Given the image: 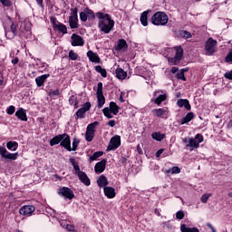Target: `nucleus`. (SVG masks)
<instances>
[{"instance_id": "nucleus-35", "label": "nucleus", "mask_w": 232, "mask_h": 232, "mask_svg": "<svg viewBox=\"0 0 232 232\" xmlns=\"http://www.w3.org/2000/svg\"><path fill=\"white\" fill-rule=\"evenodd\" d=\"M151 137L154 140H158L159 142H160V140H164L166 135L160 132H154L151 134Z\"/></svg>"}, {"instance_id": "nucleus-30", "label": "nucleus", "mask_w": 232, "mask_h": 232, "mask_svg": "<svg viewBox=\"0 0 232 232\" xmlns=\"http://www.w3.org/2000/svg\"><path fill=\"white\" fill-rule=\"evenodd\" d=\"M116 77L120 81H124L128 77V72L122 70V68L116 69Z\"/></svg>"}, {"instance_id": "nucleus-46", "label": "nucleus", "mask_w": 232, "mask_h": 232, "mask_svg": "<svg viewBox=\"0 0 232 232\" xmlns=\"http://www.w3.org/2000/svg\"><path fill=\"white\" fill-rule=\"evenodd\" d=\"M211 197V193H206L203 194L200 198V200L203 204H207L208 200H209V198Z\"/></svg>"}, {"instance_id": "nucleus-19", "label": "nucleus", "mask_w": 232, "mask_h": 232, "mask_svg": "<svg viewBox=\"0 0 232 232\" xmlns=\"http://www.w3.org/2000/svg\"><path fill=\"white\" fill-rule=\"evenodd\" d=\"M103 193L107 198H115L117 195L113 187H104Z\"/></svg>"}, {"instance_id": "nucleus-63", "label": "nucleus", "mask_w": 232, "mask_h": 232, "mask_svg": "<svg viewBox=\"0 0 232 232\" xmlns=\"http://www.w3.org/2000/svg\"><path fill=\"white\" fill-rule=\"evenodd\" d=\"M154 213H156V215H158V217H160V212L159 211V209H155L154 210Z\"/></svg>"}, {"instance_id": "nucleus-12", "label": "nucleus", "mask_w": 232, "mask_h": 232, "mask_svg": "<svg viewBox=\"0 0 232 232\" xmlns=\"http://www.w3.org/2000/svg\"><path fill=\"white\" fill-rule=\"evenodd\" d=\"M19 213L23 217H32L35 213V207L32 205H24L19 209Z\"/></svg>"}, {"instance_id": "nucleus-27", "label": "nucleus", "mask_w": 232, "mask_h": 232, "mask_svg": "<svg viewBox=\"0 0 232 232\" xmlns=\"http://www.w3.org/2000/svg\"><path fill=\"white\" fill-rule=\"evenodd\" d=\"M4 28L5 30H8V28H11V31L13 32V34H15V24H14V21H12V19L10 17H8L5 20V23L4 24Z\"/></svg>"}, {"instance_id": "nucleus-21", "label": "nucleus", "mask_w": 232, "mask_h": 232, "mask_svg": "<svg viewBox=\"0 0 232 232\" xmlns=\"http://www.w3.org/2000/svg\"><path fill=\"white\" fill-rule=\"evenodd\" d=\"M152 113L155 117H161L164 118L166 117V115H168V113H169V111L168 110V108H164V109H154L152 111Z\"/></svg>"}, {"instance_id": "nucleus-58", "label": "nucleus", "mask_w": 232, "mask_h": 232, "mask_svg": "<svg viewBox=\"0 0 232 232\" xmlns=\"http://www.w3.org/2000/svg\"><path fill=\"white\" fill-rule=\"evenodd\" d=\"M170 72H171V73H177V72H179V68L172 67Z\"/></svg>"}, {"instance_id": "nucleus-55", "label": "nucleus", "mask_w": 232, "mask_h": 232, "mask_svg": "<svg viewBox=\"0 0 232 232\" xmlns=\"http://www.w3.org/2000/svg\"><path fill=\"white\" fill-rule=\"evenodd\" d=\"M47 213H51V217H57V212H54L51 208H48Z\"/></svg>"}, {"instance_id": "nucleus-39", "label": "nucleus", "mask_w": 232, "mask_h": 232, "mask_svg": "<svg viewBox=\"0 0 232 232\" xmlns=\"http://www.w3.org/2000/svg\"><path fill=\"white\" fill-rule=\"evenodd\" d=\"M61 139H62V134L57 135L51 139L50 140V146H56V144H61Z\"/></svg>"}, {"instance_id": "nucleus-43", "label": "nucleus", "mask_w": 232, "mask_h": 232, "mask_svg": "<svg viewBox=\"0 0 232 232\" xmlns=\"http://www.w3.org/2000/svg\"><path fill=\"white\" fill-rule=\"evenodd\" d=\"M60 224H61L62 227H65L67 229V231H75V227H73L72 225H70V224H66V222L64 220L60 221Z\"/></svg>"}, {"instance_id": "nucleus-20", "label": "nucleus", "mask_w": 232, "mask_h": 232, "mask_svg": "<svg viewBox=\"0 0 232 232\" xmlns=\"http://www.w3.org/2000/svg\"><path fill=\"white\" fill-rule=\"evenodd\" d=\"M157 93H160V91L154 92V97H156L154 102L158 106H160V104H162V102H164V101L167 99V96L166 93L160 94L159 96H157Z\"/></svg>"}, {"instance_id": "nucleus-10", "label": "nucleus", "mask_w": 232, "mask_h": 232, "mask_svg": "<svg viewBox=\"0 0 232 232\" xmlns=\"http://www.w3.org/2000/svg\"><path fill=\"white\" fill-rule=\"evenodd\" d=\"M121 146V136L115 135L111 138L110 142L107 146V151H113Z\"/></svg>"}, {"instance_id": "nucleus-26", "label": "nucleus", "mask_w": 232, "mask_h": 232, "mask_svg": "<svg viewBox=\"0 0 232 232\" xmlns=\"http://www.w3.org/2000/svg\"><path fill=\"white\" fill-rule=\"evenodd\" d=\"M104 169H106V160H102L98 163H96L95 167H94V171L96 173H102V171H104Z\"/></svg>"}, {"instance_id": "nucleus-37", "label": "nucleus", "mask_w": 232, "mask_h": 232, "mask_svg": "<svg viewBox=\"0 0 232 232\" xmlns=\"http://www.w3.org/2000/svg\"><path fill=\"white\" fill-rule=\"evenodd\" d=\"M166 175H169L171 173V175H179V173H180V168L179 167H173L172 169H167L165 170Z\"/></svg>"}, {"instance_id": "nucleus-50", "label": "nucleus", "mask_w": 232, "mask_h": 232, "mask_svg": "<svg viewBox=\"0 0 232 232\" xmlns=\"http://www.w3.org/2000/svg\"><path fill=\"white\" fill-rule=\"evenodd\" d=\"M6 113L8 115H14V113H15V107L14 105H11L9 106L7 109H6Z\"/></svg>"}, {"instance_id": "nucleus-40", "label": "nucleus", "mask_w": 232, "mask_h": 232, "mask_svg": "<svg viewBox=\"0 0 232 232\" xmlns=\"http://www.w3.org/2000/svg\"><path fill=\"white\" fill-rule=\"evenodd\" d=\"M69 103L71 106H74V108H79V102L77 101V96L72 95L69 98Z\"/></svg>"}, {"instance_id": "nucleus-22", "label": "nucleus", "mask_w": 232, "mask_h": 232, "mask_svg": "<svg viewBox=\"0 0 232 232\" xmlns=\"http://www.w3.org/2000/svg\"><path fill=\"white\" fill-rule=\"evenodd\" d=\"M15 117H17V119H19V121H24V122H26V121H28V117L26 116V110H24L23 108H19L16 111Z\"/></svg>"}, {"instance_id": "nucleus-5", "label": "nucleus", "mask_w": 232, "mask_h": 232, "mask_svg": "<svg viewBox=\"0 0 232 232\" xmlns=\"http://www.w3.org/2000/svg\"><path fill=\"white\" fill-rule=\"evenodd\" d=\"M97 126H99V121H94L87 126L85 132V140H87V142H92V140H93L95 138Z\"/></svg>"}, {"instance_id": "nucleus-16", "label": "nucleus", "mask_w": 232, "mask_h": 232, "mask_svg": "<svg viewBox=\"0 0 232 232\" xmlns=\"http://www.w3.org/2000/svg\"><path fill=\"white\" fill-rule=\"evenodd\" d=\"M72 46H84V39L81 35L72 34L71 36Z\"/></svg>"}, {"instance_id": "nucleus-2", "label": "nucleus", "mask_w": 232, "mask_h": 232, "mask_svg": "<svg viewBox=\"0 0 232 232\" xmlns=\"http://www.w3.org/2000/svg\"><path fill=\"white\" fill-rule=\"evenodd\" d=\"M183 50L182 47L167 48L164 52L165 57H167L169 64L177 66L182 60Z\"/></svg>"}, {"instance_id": "nucleus-48", "label": "nucleus", "mask_w": 232, "mask_h": 232, "mask_svg": "<svg viewBox=\"0 0 232 232\" xmlns=\"http://www.w3.org/2000/svg\"><path fill=\"white\" fill-rule=\"evenodd\" d=\"M180 36L183 37L184 39H191V33L188 31H181Z\"/></svg>"}, {"instance_id": "nucleus-15", "label": "nucleus", "mask_w": 232, "mask_h": 232, "mask_svg": "<svg viewBox=\"0 0 232 232\" xmlns=\"http://www.w3.org/2000/svg\"><path fill=\"white\" fill-rule=\"evenodd\" d=\"M90 108H92V104L90 102H85L82 107L76 111V119H84V113L90 111Z\"/></svg>"}, {"instance_id": "nucleus-31", "label": "nucleus", "mask_w": 232, "mask_h": 232, "mask_svg": "<svg viewBox=\"0 0 232 232\" xmlns=\"http://www.w3.org/2000/svg\"><path fill=\"white\" fill-rule=\"evenodd\" d=\"M6 148L9 151H17V148H19V143L17 141H8L6 143Z\"/></svg>"}, {"instance_id": "nucleus-17", "label": "nucleus", "mask_w": 232, "mask_h": 232, "mask_svg": "<svg viewBox=\"0 0 232 232\" xmlns=\"http://www.w3.org/2000/svg\"><path fill=\"white\" fill-rule=\"evenodd\" d=\"M88 17H95V14L91 9L86 8L80 13V19L82 23H86L88 21Z\"/></svg>"}, {"instance_id": "nucleus-3", "label": "nucleus", "mask_w": 232, "mask_h": 232, "mask_svg": "<svg viewBox=\"0 0 232 232\" xmlns=\"http://www.w3.org/2000/svg\"><path fill=\"white\" fill-rule=\"evenodd\" d=\"M169 18L164 12H157L151 17V23L154 26H166Z\"/></svg>"}, {"instance_id": "nucleus-18", "label": "nucleus", "mask_w": 232, "mask_h": 232, "mask_svg": "<svg viewBox=\"0 0 232 232\" xmlns=\"http://www.w3.org/2000/svg\"><path fill=\"white\" fill-rule=\"evenodd\" d=\"M87 57L91 63H94L95 64L101 63V57H99V54L93 51H88Z\"/></svg>"}, {"instance_id": "nucleus-54", "label": "nucleus", "mask_w": 232, "mask_h": 232, "mask_svg": "<svg viewBox=\"0 0 232 232\" xmlns=\"http://www.w3.org/2000/svg\"><path fill=\"white\" fill-rule=\"evenodd\" d=\"M224 77L226 79H229V81H232V71H229L224 74Z\"/></svg>"}, {"instance_id": "nucleus-42", "label": "nucleus", "mask_w": 232, "mask_h": 232, "mask_svg": "<svg viewBox=\"0 0 232 232\" xmlns=\"http://www.w3.org/2000/svg\"><path fill=\"white\" fill-rule=\"evenodd\" d=\"M102 112L107 119H113V112L110 110V107L103 108Z\"/></svg>"}, {"instance_id": "nucleus-47", "label": "nucleus", "mask_w": 232, "mask_h": 232, "mask_svg": "<svg viewBox=\"0 0 232 232\" xmlns=\"http://www.w3.org/2000/svg\"><path fill=\"white\" fill-rule=\"evenodd\" d=\"M78 147H79V140L77 139H73L72 147H71V151H77Z\"/></svg>"}, {"instance_id": "nucleus-49", "label": "nucleus", "mask_w": 232, "mask_h": 232, "mask_svg": "<svg viewBox=\"0 0 232 232\" xmlns=\"http://www.w3.org/2000/svg\"><path fill=\"white\" fill-rule=\"evenodd\" d=\"M225 61L226 63H228V64H232V49L227 54Z\"/></svg>"}, {"instance_id": "nucleus-56", "label": "nucleus", "mask_w": 232, "mask_h": 232, "mask_svg": "<svg viewBox=\"0 0 232 232\" xmlns=\"http://www.w3.org/2000/svg\"><path fill=\"white\" fill-rule=\"evenodd\" d=\"M162 153H164V149H160V150L156 152V157H160V155H162Z\"/></svg>"}, {"instance_id": "nucleus-25", "label": "nucleus", "mask_w": 232, "mask_h": 232, "mask_svg": "<svg viewBox=\"0 0 232 232\" xmlns=\"http://www.w3.org/2000/svg\"><path fill=\"white\" fill-rule=\"evenodd\" d=\"M76 175L80 179L81 182H82V184H84L85 186H90V184H91L90 178H88L86 173L82 171V172H79Z\"/></svg>"}, {"instance_id": "nucleus-8", "label": "nucleus", "mask_w": 232, "mask_h": 232, "mask_svg": "<svg viewBox=\"0 0 232 232\" xmlns=\"http://www.w3.org/2000/svg\"><path fill=\"white\" fill-rule=\"evenodd\" d=\"M0 157H2V159H5V160H17L19 153H10L6 148L0 146Z\"/></svg>"}, {"instance_id": "nucleus-34", "label": "nucleus", "mask_w": 232, "mask_h": 232, "mask_svg": "<svg viewBox=\"0 0 232 232\" xmlns=\"http://www.w3.org/2000/svg\"><path fill=\"white\" fill-rule=\"evenodd\" d=\"M180 231L181 232H200V230H198V228H197V227H188L186 225H181Z\"/></svg>"}, {"instance_id": "nucleus-13", "label": "nucleus", "mask_w": 232, "mask_h": 232, "mask_svg": "<svg viewBox=\"0 0 232 232\" xmlns=\"http://www.w3.org/2000/svg\"><path fill=\"white\" fill-rule=\"evenodd\" d=\"M60 146H63L67 151H72V140L68 134H62V139L60 141Z\"/></svg>"}, {"instance_id": "nucleus-44", "label": "nucleus", "mask_w": 232, "mask_h": 232, "mask_svg": "<svg viewBox=\"0 0 232 232\" xmlns=\"http://www.w3.org/2000/svg\"><path fill=\"white\" fill-rule=\"evenodd\" d=\"M102 155H104V152H102V151L94 152V153L92 154V156H91L90 160H91L92 161L96 160L99 159V157H102Z\"/></svg>"}, {"instance_id": "nucleus-4", "label": "nucleus", "mask_w": 232, "mask_h": 232, "mask_svg": "<svg viewBox=\"0 0 232 232\" xmlns=\"http://www.w3.org/2000/svg\"><path fill=\"white\" fill-rule=\"evenodd\" d=\"M217 44V40H213V38H208L205 43V54L215 55V53H217L218 52Z\"/></svg>"}, {"instance_id": "nucleus-60", "label": "nucleus", "mask_w": 232, "mask_h": 232, "mask_svg": "<svg viewBox=\"0 0 232 232\" xmlns=\"http://www.w3.org/2000/svg\"><path fill=\"white\" fill-rule=\"evenodd\" d=\"M39 6H43V0H35Z\"/></svg>"}, {"instance_id": "nucleus-59", "label": "nucleus", "mask_w": 232, "mask_h": 232, "mask_svg": "<svg viewBox=\"0 0 232 232\" xmlns=\"http://www.w3.org/2000/svg\"><path fill=\"white\" fill-rule=\"evenodd\" d=\"M13 64H17V63H19V59L18 58H14L12 60Z\"/></svg>"}, {"instance_id": "nucleus-62", "label": "nucleus", "mask_w": 232, "mask_h": 232, "mask_svg": "<svg viewBox=\"0 0 232 232\" xmlns=\"http://www.w3.org/2000/svg\"><path fill=\"white\" fill-rule=\"evenodd\" d=\"M227 128L232 129V120L228 121Z\"/></svg>"}, {"instance_id": "nucleus-45", "label": "nucleus", "mask_w": 232, "mask_h": 232, "mask_svg": "<svg viewBox=\"0 0 232 232\" xmlns=\"http://www.w3.org/2000/svg\"><path fill=\"white\" fill-rule=\"evenodd\" d=\"M69 59H71V61H77V59H79V55L73 50H71L69 52Z\"/></svg>"}, {"instance_id": "nucleus-28", "label": "nucleus", "mask_w": 232, "mask_h": 232, "mask_svg": "<svg viewBox=\"0 0 232 232\" xmlns=\"http://www.w3.org/2000/svg\"><path fill=\"white\" fill-rule=\"evenodd\" d=\"M50 77V74H44L42 76H38L35 78V82L38 88H41V86H44V82H46V79Z\"/></svg>"}, {"instance_id": "nucleus-38", "label": "nucleus", "mask_w": 232, "mask_h": 232, "mask_svg": "<svg viewBox=\"0 0 232 232\" xmlns=\"http://www.w3.org/2000/svg\"><path fill=\"white\" fill-rule=\"evenodd\" d=\"M71 163H72V166L73 167L75 175H79V173H81L82 171L77 161L73 159H71Z\"/></svg>"}, {"instance_id": "nucleus-1", "label": "nucleus", "mask_w": 232, "mask_h": 232, "mask_svg": "<svg viewBox=\"0 0 232 232\" xmlns=\"http://www.w3.org/2000/svg\"><path fill=\"white\" fill-rule=\"evenodd\" d=\"M96 17L98 19V28L103 34H110L115 26V21L111 19V16L109 14H104L102 12L96 13Z\"/></svg>"}, {"instance_id": "nucleus-36", "label": "nucleus", "mask_w": 232, "mask_h": 232, "mask_svg": "<svg viewBox=\"0 0 232 232\" xmlns=\"http://www.w3.org/2000/svg\"><path fill=\"white\" fill-rule=\"evenodd\" d=\"M109 108L111 111L112 115H117V113H119V106L117 105V103L111 102Z\"/></svg>"}, {"instance_id": "nucleus-57", "label": "nucleus", "mask_w": 232, "mask_h": 232, "mask_svg": "<svg viewBox=\"0 0 232 232\" xmlns=\"http://www.w3.org/2000/svg\"><path fill=\"white\" fill-rule=\"evenodd\" d=\"M108 126H111V128H113L115 126V121L114 120L109 121Z\"/></svg>"}, {"instance_id": "nucleus-52", "label": "nucleus", "mask_w": 232, "mask_h": 232, "mask_svg": "<svg viewBox=\"0 0 232 232\" xmlns=\"http://www.w3.org/2000/svg\"><path fill=\"white\" fill-rule=\"evenodd\" d=\"M176 218H178L179 220H182V218H184V211L179 210L176 213Z\"/></svg>"}, {"instance_id": "nucleus-41", "label": "nucleus", "mask_w": 232, "mask_h": 232, "mask_svg": "<svg viewBox=\"0 0 232 232\" xmlns=\"http://www.w3.org/2000/svg\"><path fill=\"white\" fill-rule=\"evenodd\" d=\"M96 72L102 75V77H108V72H106V69L102 68L101 65H97L95 67Z\"/></svg>"}, {"instance_id": "nucleus-11", "label": "nucleus", "mask_w": 232, "mask_h": 232, "mask_svg": "<svg viewBox=\"0 0 232 232\" xmlns=\"http://www.w3.org/2000/svg\"><path fill=\"white\" fill-rule=\"evenodd\" d=\"M58 195L72 200V198H75V194H73V190L68 187H62L58 189Z\"/></svg>"}, {"instance_id": "nucleus-14", "label": "nucleus", "mask_w": 232, "mask_h": 232, "mask_svg": "<svg viewBox=\"0 0 232 232\" xmlns=\"http://www.w3.org/2000/svg\"><path fill=\"white\" fill-rule=\"evenodd\" d=\"M51 23L54 30H58V32H61L63 34H68V28H66V25L56 21L55 18H52Z\"/></svg>"}, {"instance_id": "nucleus-51", "label": "nucleus", "mask_w": 232, "mask_h": 232, "mask_svg": "<svg viewBox=\"0 0 232 232\" xmlns=\"http://www.w3.org/2000/svg\"><path fill=\"white\" fill-rule=\"evenodd\" d=\"M0 3L3 5V6H12L11 0H0Z\"/></svg>"}, {"instance_id": "nucleus-6", "label": "nucleus", "mask_w": 232, "mask_h": 232, "mask_svg": "<svg viewBox=\"0 0 232 232\" xmlns=\"http://www.w3.org/2000/svg\"><path fill=\"white\" fill-rule=\"evenodd\" d=\"M187 148H191V150H197V148H199L201 142H204V136L202 134L198 133L194 138H189L188 140Z\"/></svg>"}, {"instance_id": "nucleus-23", "label": "nucleus", "mask_w": 232, "mask_h": 232, "mask_svg": "<svg viewBox=\"0 0 232 232\" xmlns=\"http://www.w3.org/2000/svg\"><path fill=\"white\" fill-rule=\"evenodd\" d=\"M177 106H179V108H185V110H187L188 111L191 110V105L189 104V101H188V99L178 100Z\"/></svg>"}, {"instance_id": "nucleus-24", "label": "nucleus", "mask_w": 232, "mask_h": 232, "mask_svg": "<svg viewBox=\"0 0 232 232\" xmlns=\"http://www.w3.org/2000/svg\"><path fill=\"white\" fill-rule=\"evenodd\" d=\"M116 50L118 52H124V51L128 50V44L126 43V40H124V39L119 40L116 44Z\"/></svg>"}, {"instance_id": "nucleus-53", "label": "nucleus", "mask_w": 232, "mask_h": 232, "mask_svg": "<svg viewBox=\"0 0 232 232\" xmlns=\"http://www.w3.org/2000/svg\"><path fill=\"white\" fill-rule=\"evenodd\" d=\"M177 78L180 79L181 81H186V76H184V71H181L177 73Z\"/></svg>"}, {"instance_id": "nucleus-9", "label": "nucleus", "mask_w": 232, "mask_h": 232, "mask_svg": "<svg viewBox=\"0 0 232 232\" xmlns=\"http://www.w3.org/2000/svg\"><path fill=\"white\" fill-rule=\"evenodd\" d=\"M96 95H97L98 108H102V106L106 104V98H104V94L102 93V82L98 83Z\"/></svg>"}, {"instance_id": "nucleus-64", "label": "nucleus", "mask_w": 232, "mask_h": 232, "mask_svg": "<svg viewBox=\"0 0 232 232\" xmlns=\"http://www.w3.org/2000/svg\"><path fill=\"white\" fill-rule=\"evenodd\" d=\"M227 197H229V198H232V191H229V192L227 193Z\"/></svg>"}, {"instance_id": "nucleus-32", "label": "nucleus", "mask_w": 232, "mask_h": 232, "mask_svg": "<svg viewBox=\"0 0 232 232\" xmlns=\"http://www.w3.org/2000/svg\"><path fill=\"white\" fill-rule=\"evenodd\" d=\"M97 184L99 188H106V186H108V179L104 176H101L97 180Z\"/></svg>"}, {"instance_id": "nucleus-33", "label": "nucleus", "mask_w": 232, "mask_h": 232, "mask_svg": "<svg viewBox=\"0 0 232 232\" xmlns=\"http://www.w3.org/2000/svg\"><path fill=\"white\" fill-rule=\"evenodd\" d=\"M150 11H145L140 14V21L142 26H148V14Z\"/></svg>"}, {"instance_id": "nucleus-29", "label": "nucleus", "mask_w": 232, "mask_h": 232, "mask_svg": "<svg viewBox=\"0 0 232 232\" xmlns=\"http://www.w3.org/2000/svg\"><path fill=\"white\" fill-rule=\"evenodd\" d=\"M195 119V113L193 112H188L185 117H183L180 121V124H188V122H191Z\"/></svg>"}, {"instance_id": "nucleus-7", "label": "nucleus", "mask_w": 232, "mask_h": 232, "mask_svg": "<svg viewBox=\"0 0 232 232\" xmlns=\"http://www.w3.org/2000/svg\"><path fill=\"white\" fill-rule=\"evenodd\" d=\"M78 9L74 7L71 9V16L69 17V24L71 28H79V16L77 15Z\"/></svg>"}, {"instance_id": "nucleus-61", "label": "nucleus", "mask_w": 232, "mask_h": 232, "mask_svg": "<svg viewBox=\"0 0 232 232\" xmlns=\"http://www.w3.org/2000/svg\"><path fill=\"white\" fill-rule=\"evenodd\" d=\"M122 95H124V93H121V95H120V101H121V102H124V98H122Z\"/></svg>"}]
</instances>
